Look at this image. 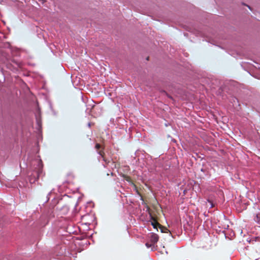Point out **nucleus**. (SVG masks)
I'll use <instances>...</instances> for the list:
<instances>
[{
  "instance_id": "nucleus-1",
  "label": "nucleus",
  "mask_w": 260,
  "mask_h": 260,
  "mask_svg": "<svg viewBox=\"0 0 260 260\" xmlns=\"http://www.w3.org/2000/svg\"><path fill=\"white\" fill-rule=\"evenodd\" d=\"M34 166L37 167L34 168L31 174L29 176V180L31 184L34 183L40 177L43 173V164L41 159H36L33 161Z\"/></svg>"
},
{
  "instance_id": "nucleus-2",
  "label": "nucleus",
  "mask_w": 260,
  "mask_h": 260,
  "mask_svg": "<svg viewBox=\"0 0 260 260\" xmlns=\"http://www.w3.org/2000/svg\"><path fill=\"white\" fill-rule=\"evenodd\" d=\"M12 124V118L4 114L3 112H0V131L7 130Z\"/></svg>"
},
{
  "instance_id": "nucleus-3",
  "label": "nucleus",
  "mask_w": 260,
  "mask_h": 260,
  "mask_svg": "<svg viewBox=\"0 0 260 260\" xmlns=\"http://www.w3.org/2000/svg\"><path fill=\"white\" fill-rule=\"evenodd\" d=\"M99 154V156H98V159L99 161H103L102 162L103 165L104 167H106V165H108L111 161L109 159H107L105 158L104 155L101 151L98 152Z\"/></svg>"
},
{
  "instance_id": "nucleus-4",
  "label": "nucleus",
  "mask_w": 260,
  "mask_h": 260,
  "mask_svg": "<svg viewBox=\"0 0 260 260\" xmlns=\"http://www.w3.org/2000/svg\"><path fill=\"white\" fill-rule=\"evenodd\" d=\"M36 122L38 126V130L40 131V129L41 128L42 125H41V120L40 118V112L38 111V112L36 114Z\"/></svg>"
},
{
  "instance_id": "nucleus-5",
  "label": "nucleus",
  "mask_w": 260,
  "mask_h": 260,
  "mask_svg": "<svg viewBox=\"0 0 260 260\" xmlns=\"http://www.w3.org/2000/svg\"><path fill=\"white\" fill-rule=\"evenodd\" d=\"M150 240L153 244L156 243L158 240V235L155 233H151Z\"/></svg>"
},
{
  "instance_id": "nucleus-6",
  "label": "nucleus",
  "mask_w": 260,
  "mask_h": 260,
  "mask_svg": "<svg viewBox=\"0 0 260 260\" xmlns=\"http://www.w3.org/2000/svg\"><path fill=\"white\" fill-rule=\"evenodd\" d=\"M230 101L231 103L233 104V106H240L238 99L235 96L231 97V98L230 100Z\"/></svg>"
},
{
  "instance_id": "nucleus-7",
  "label": "nucleus",
  "mask_w": 260,
  "mask_h": 260,
  "mask_svg": "<svg viewBox=\"0 0 260 260\" xmlns=\"http://www.w3.org/2000/svg\"><path fill=\"white\" fill-rule=\"evenodd\" d=\"M254 220L260 225V213L254 214L253 215Z\"/></svg>"
},
{
  "instance_id": "nucleus-8",
  "label": "nucleus",
  "mask_w": 260,
  "mask_h": 260,
  "mask_svg": "<svg viewBox=\"0 0 260 260\" xmlns=\"http://www.w3.org/2000/svg\"><path fill=\"white\" fill-rule=\"evenodd\" d=\"M151 225L153 226L154 229H156V230L158 231L157 227H158V225H159V224H158V223L151 222Z\"/></svg>"
},
{
  "instance_id": "nucleus-9",
  "label": "nucleus",
  "mask_w": 260,
  "mask_h": 260,
  "mask_svg": "<svg viewBox=\"0 0 260 260\" xmlns=\"http://www.w3.org/2000/svg\"><path fill=\"white\" fill-rule=\"evenodd\" d=\"M164 233H168L169 236H171L172 237V234L171 233L170 231L167 228H165V227H164Z\"/></svg>"
},
{
  "instance_id": "nucleus-10",
  "label": "nucleus",
  "mask_w": 260,
  "mask_h": 260,
  "mask_svg": "<svg viewBox=\"0 0 260 260\" xmlns=\"http://www.w3.org/2000/svg\"><path fill=\"white\" fill-rule=\"evenodd\" d=\"M51 193H52V192H51V191H50V192H49L48 193V194H47V197H46V198H47V200L45 202V203H47V202L49 200V199H50V197H49V196H50V194H51Z\"/></svg>"
},
{
  "instance_id": "nucleus-11",
  "label": "nucleus",
  "mask_w": 260,
  "mask_h": 260,
  "mask_svg": "<svg viewBox=\"0 0 260 260\" xmlns=\"http://www.w3.org/2000/svg\"><path fill=\"white\" fill-rule=\"evenodd\" d=\"M63 209H64L66 212H68L69 210V208L67 205H65L63 207Z\"/></svg>"
},
{
  "instance_id": "nucleus-12",
  "label": "nucleus",
  "mask_w": 260,
  "mask_h": 260,
  "mask_svg": "<svg viewBox=\"0 0 260 260\" xmlns=\"http://www.w3.org/2000/svg\"><path fill=\"white\" fill-rule=\"evenodd\" d=\"M158 227L160 229L161 232L164 233V227H163L162 226H161L160 224L158 225Z\"/></svg>"
},
{
  "instance_id": "nucleus-13",
  "label": "nucleus",
  "mask_w": 260,
  "mask_h": 260,
  "mask_svg": "<svg viewBox=\"0 0 260 260\" xmlns=\"http://www.w3.org/2000/svg\"><path fill=\"white\" fill-rule=\"evenodd\" d=\"M247 241L248 242H249V243H253V239H252V238H250V239H249V238H247Z\"/></svg>"
},
{
  "instance_id": "nucleus-14",
  "label": "nucleus",
  "mask_w": 260,
  "mask_h": 260,
  "mask_svg": "<svg viewBox=\"0 0 260 260\" xmlns=\"http://www.w3.org/2000/svg\"><path fill=\"white\" fill-rule=\"evenodd\" d=\"M101 148V145L99 143L95 144V148L98 150Z\"/></svg>"
},
{
  "instance_id": "nucleus-15",
  "label": "nucleus",
  "mask_w": 260,
  "mask_h": 260,
  "mask_svg": "<svg viewBox=\"0 0 260 260\" xmlns=\"http://www.w3.org/2000/svg\"><path fill=\"white\" fill-rule=\"evenodd\" d=\"M145 245H146V246L147 248H149V247H150L151 246V244H149L148 243H146L145 244Z\"/></svg>"
},
{
  "instance_id": "nucleus-16",
  "label": "nucleus",
  "mask_w": 260,
  "mask_h": 260,
  "mask_svg": "<svg viewBox=\"0 0 260 260\" xmlns=\"http://www.w3.org/2000/svg\"><path fill=\"white\" fill-rule=\"evenodd\" d=\"M252 239H253V242H256V240L258 239V237H253L252 238Z\"/></svg>"
},
{
  "instance_id": "nucleus-17",
  "label": "nucleus",
  "mask_w": 260,
  "mask_h": 260,
  "mask_svg": "<svg viewBox=\"0 0 260 260\" xmlns=\"http://www.w3.org/2000/svg\"><path fill=\"white\" fill-rule=\"evenodd\" d=\"M208 201L211 203V207H210V208L213 207V204L212 203V202H211L209 200H208Z\"/></svg>"
},
{
  "instance_id": "nucleus-18",
  "label": "nucleus",
  "mask_w": 260,
  "mask_h": 260,
  "mask_svg": "<svg viewBox=\"0 0 260 260\" xmlns=\"http://www.w3.org/2000/svg\"><path fill=\"white\" fill-rule=\"evenodd\" d=\"M39 1L42 2V3H44L46 1V0H39Z\"/></svg>"
},
{
  "instance_id": "nucleus-19",
  "label": "nucleus",
  "mask_w": 260,
  "mask_h": 260,
  "mask_svg": "<svg viewBox=\"0 0 260 260\" xmlns=\"http://www.w3.org/2000/svg\"><path fill=\"white\" fill-rule=\"evenodd\" d=\"M90 126H91V123L89 122L88 123V126L89 127H90Z\"/></svg>"
},
{
  "instance_id": "nucleus-20",
  "label": "nucleus",
  "mask_w": 260,
  "mask_h": 260,
  "mask_svg": "<svg viewBox=\"0 0 260 260\" xmlns=\"http://www.w3.org/2000/svg\"><path fill=\"white\" fill-rule=\"evenodd\" d=\"M247 6L248 7V8L250 10L251 9V8L250 7V6L247 5Z\"/></svg>"
},
{
  "instance_id": "nucleus-21",
  "label": "nucleus",
  "mask_w": 260,
  "mask_h": 260,
  "mask_svg": "<svg viewBox=\"0 0 260 260\" xmlns=\"http://www.w3.org/2000/svg\"><path fill=\"white\" fill-rule=\"evenodd\" d=\"M201 171L202 172H204V170L203 169H201Z\"/></svg>"
},
{
  "instance_id": "nucleus-22",
  "label": "nucleus",
  "mask_w": 260,
  "mask_h": 260,
  "mask_svg": "<svg viewBox=\"0 0 260 260\" xmlns=\"http://www.w3.org/2000/svg\"><path fill=\"white\" fill-rule=\"evenodd\" d=\"M255 260H260V258H256Z\"/></svg>"
},
{
  "instance_id": "nucleus-23",
  "label": "nucleus",
  "mask_w": 260,
  "mask_h": 260,
  "mask_svg": "<svg viewBox=\"0 0 260 260\" xmlns=\"http://www.w3.org/2000/svg\"><path fill=\"white\" fill-rule=\"evenodd\" d=\"M137 151H136L135 153V155L136 156L137 155Z\"/></svg>"
},
{
  "instance_id": "nucleus-24",
  "label": "nucleus",
  "mask_w": 260,
  "mask_h": 260,
  "mask_svg": "<svg viewBox=\"0 0 260 260\" xmlns=\"http://www.w3.org/2000/svg\"><path fill=\"white\" fill-rule=\"evenodd\" d=\"M146 59H147V60H148V59H149V57H147L146 58Z\"/></svg>"
}]
</instances>
